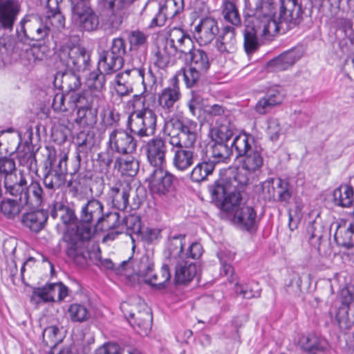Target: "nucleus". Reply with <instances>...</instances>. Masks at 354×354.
<instances>
[{"label":"nucleus","mask_w":354,"mask_h":354,"mask_svg":"<svg viewBox=\"0 0 354 354\" xmlns=\"http://www.w3.org/2000/svg\"><path fill=\"white\" fill-rule=\"evenodd\" d=\"M245 174L235 171L226 177L219 178L208 189L212 199L223 210L233 212V222L248 232L257 229V212L252 206L241 205V192L248 185Z\"/></svg>","instance_id":"f257e3e1"},{"label":"nucleus","mask_w":354,"mask_h":354,"mask_svg":"<svg viewBox=\"0 0 354 354\" xmlns=\"http://www.w3.org/2000/svg\"><path fill=\"white\" fill-rule=\"evenodd\" d=\"M104 205L97 199H90L84 203L79 214L76 227L68 228L64 235L66 243V254L78 266L86 263L90 252L88 241L91 238L92 230L96 229Z\"/></svg>","instance_id":"f03ea898"},{"label":"nucleus","mask_w":354,"mask_h":354,"mask_svg":"<svg viewBox=\"0 0 354 354\" xmlns=\"http://www.w3.org/2000/svg\"><path fill=\"white\" fill-rule=\"evenodd\" d=\"M165 131L172 146V165L179 171H187L197 160V153L191 148L198 137V124L192 120L171 118L165 122Z\"/></svg>","instance_id":"7ed1b4c3"},{"label":"nucleus","mask_w":354,"mask_h":354,"mask_svg":"<svg viewBox=\"0 0 354 354\" xmlns=\"http://www.w3.org/2000/svg\"><path fill=\"white\" fill-rule=\"evenodd\" d=\"M5 194L12 196L3 199L0 203V211L8 218L12 219L19 215L25 208H35L44 200L43 188L37 180L30 183L17 185L16 180H7Z\"/></svg>","instance_id":"20e7f679"},{"label":"nucleus","mask_w":354,"mask_h":354,"mask_svg":"<svg viewBox=\"0 0 354 354\" xmlns=\"http://www.w3.org/2000/svg\"><path fill=\"white\" fill-rule=\"evenodd\" d=\"M232 147L234 149L236 158H243L241 160V169H233L223 177H226L235 171L247 173L254 172L262 167L263 158L261 153V148L254 145V137L246 133H239L233 138ZM248 178V176H247Z\"/></svg>","instance_id":"39448f33"},{"label":"nucleus","mask_w":354,"mask_h":354,"mask_svg":"<svg viewBox=\"0 0 354 354\" xmlns=\"http://www.w3.org/2000/svg\"><path fill=\"white\" fill-rule=\"evenodd\" d=\"M304 10L300 0H279L276 21L268 24L274 35L298 27L304 21Z\"/></svg>","instance_id":"423d86ee"},{"label":"nucleus","mask_w":354,"mask_h":354,"mask_svg":"<svg viewBox=\"0 0 354 354\" xmlns=\"http://www.w3.org/2000/svg\"><path fill=\"white\" fill-rule=\"evenodd\" d=\"M59 62L68 71L86 73L91 71V54L85 47L71 40L57 46Z\"/></svg>","instance_id":"0eeeda50"},{"label":"nucleus","mask_w":354,"mask_h":354,"mask_svg":"<svg viewBox=\"0 0 354 354\" xmlns=\"http://www.w3.org/2000/svg\"><path fill=\"white\" fill-rule=\"evenodd\" d=\"M120 309L129 323L137 327V333L147 335L152 327V315L144 302L138 297L130 298L120 304Z\"/></svg>","instance_id":"6e6552de"},{"label":"nucleus","mask_w":354,"mask_h":354,"mask_svg":"<svg viewBox=\"0 0 354 354\" xmlns=\"http://www.w3.org/2000/svg\"><path fill=\"white\" fill-rule=\"evenodd\" d=\"M50 32V28L44 19L37 15L26 16L17 28V48L20 44L44 42Z\"/></svg>","instance_id":"1a4fd4ad"},{"label":"nucleus","mask_w":354,"mask_h":354,"mask_svg":"<svg viewBox=\"0 0 354 354\" xmlns=\"http://www.w3.org/2000/svg\"><path fill=\"white\" fill-rule=\"evenodd\" d=\"M157 115L148 107L134 110L128 117L127 129L139 138L151 137L156 133Z\"/></svg>","instance_id":"9d476101"},{"label":"nucleus","mask_w":354,"mask_h":354,"mask_svg":"<svg viewBox=\"0 0 354 354\" xmlns=\"http://www.w3.org/2000/svg\"><path fill=\"white\" fill-rule=\"evenodd\" d=\"M71 11L73 20L83 30L92 32L97 29L99 18L91 8L88 0H65Z\"/></svg>","instance_id":"9b49d317"},{"label":"nucleus","mask_w":354,"mask_h":354,"mask_svg":"<svg viewBox=\"0 0 354 354\" xmlns=\"http://www.w3.org/2000/svg\"><path fill=\"white\" fill-rule=\"evenodd\" d=\"M66 154H59L58 156L51 153L48 155L49 165L46 167V173L43 178L45 187L55 190L64 185L67 174Z\"/></svg>","instance_id":"f8f14e48"},{"label":"nucleus","mask_w":354,"mask_h":354,"mask_svg":"<svg viewBox=\"0 0 354 354\" xmlns=\"http://www.w3.org/2000/svg\"><path fill=\"white\" fill-rule=\"evenodd\" d=\"M171 270L175 272L174 281L176 284H187L196 276L198 266L196 263L183 259L170 263H163L162 266V279L154 281L155 284L161 285L168 283L171 279Z\"/></svg>","instance_id":"ddd939ff"},{"label":"nucleus","mask_w":354,"mask_h":354,"mask_svg":"<svg viewBox=\"0 0 354 354\" xmlns=\"http://www.w3.org/2000/svg\"><path fill=\"white\" fill-rule=\"evenodd\" d=\"M278 12V3L274 0H258L256 8V17L253 21L259 24V28H262V35L272 36L268 24L276 21Z\"/></svg>","instance_id":"4468645a"},{"label":"nucleus","mask_w":354,"mask_h":354,"mask_svg":"<svg viewBox=\"0 0 354 354\" xmlns=\"http://www.w3.org/2000/svg\"><path fill=\"white\" fill-rule=\"evenodd\" d=\"M109 146L118 153L129 154L136 151L137 141L131 132L123 129H116L109 134Z\"/></svg>","instance_id":"2eb2a0df"},{"label":"nucleus","mask_w":354,"mask_h":354,"mask_svg":"<svg viewBox=\"0 0 354 354\" xmlns=\"http://www.w3.org/2000/svg\"><path fill=\"white\" fill-rule=\"evenodd\" d=\"M165 44L166 48L179 57L183 54L187 55L194 46L191 37L183 29L177 28L170 30Z\"/></svg>","instance_id":"dca6fc26"},{"label":"nucleus","mask_w":354,"mask_h":354,"mask_svg":"<svg viewBox=\"0 0 354 354\" xmlns=\"http://www.w3.org/2000/svg\"><path fill=\"white\" fill-rule=\"evenodd\" d=\"M145 150L150 165L154 168L163 167L167 151V142L163 138L156 137L150 139L146 143Z\"/></svg>","instance_id":"f3484780"},{"label":"nucleus","mask_w":354,"mask_h":354,"mask_svg":"<svg viewBox=\"0 0 354 354\" xmlns=\"http://www.w3.org/2000/svg\"><path fill=\"white\" fill-rule=\"evenodd\" d=\"M285 98L282 88L274 86L267 90L255 105V111L260 115L270 113L275 107L281 105Z\"/></svg>","instance_id":"a211bd4d"},{"label":"nucleus","mask_w":354,"mask_h":354,"mask_svg":"<svg viewBox=\"0 0 354 354\" xmlns=\"http://www.w3.org/2000/svg\"><path fill=\"white\" fill-rule=\"evenodd\" d=\"M104 6L111 10L105 25L111 32L118 30L122 24L124 16V9L129 6L133 0H104Z\"/></svg>","instance_id":"6ab92c4d"},{"label":"nucleus","mask_w":354,"mask_h":354,"mask_svg":"<svg viewBox=\"0 0 354 354\" xmlns=\"http://www.w3.org/2000/svg\"><path fill=\"white\" fill-rule=\"evenodd\" d=\"M149 179V187L153 194L165 195L172 189L174 176L162 167L154 168Z\"/></svg>","instance_id":"aec40b11"},{"label":"nucleus","mask_w":354,"mask_h":354,"mask_svg":"<svg viewBox=\"0 0 354 354\" xmlns=\"http://www.w3.org/2000/svg\"><path fill=\"white\" fill-rule=\"evenodd\" d=\"M144 69H127L118 73L115 78V91L120 96L129 95L133 91V84L138 77H143Z\"/></svg>","instance_id":"412c9836"},{"label":"nucleus","mask_w":354,"mask_h":354,"mask_svg":"<svg viewBox=\"0 0 354 354\" xmlns=\"http://www.w3.org/2000/svg\"><path fill=\"white\" fill-rule=\"evenodd\" d=\"M142 12L149 18L151 17L149 28L163 26L167 19L170 18L169 11L162 0H148L142 9Z\"/></svg>","instance_id":"4be33fe9"},{"label":"nucleus","mask_w":354,"mask_h":354,"mask_svg":"<svg viewBox=\"0 0 354 354\" xmlns=\"http://www.w3.org/2000/svg\"><path fill=\"white\" fill-rule=\"evenodd\" d=\"M131 190V187L128 185H124L121 183H116L113 186L109 192L110 197L112 199L113 207L118 210H126L129 206L131 209H138L140 205V201H134L132 203H129V192Z\"/></svg>","instance_id":"5701e85b"},{"label":"nucleus","mask_w":354,"mask_h":354,"mask_svg":"<svg viewBox=\"0 0 354 354\" xmlns=\"http://www.w3.org/2000/svg\"><path fill=\"white\" fill-rule=\"evenodd\" d=\"M304 52L301 47L288 50L268 63V68L274 72L285 71L293 66L302 56Z\"/></svg>","instance_id":"b1692460"},{"label":"nucleus","mask_w":354,"mask_h":354,"mask_svg":"<svg viewBox=\"0 0 354 354\" xmlns=\"http://www.w3.org/2000/svg\"><path fill=\"white\" fill-rule=\"evenodd\" d=\"M41 205L35 208H25L26 212L21 216L22 224L35 232H38L44 227L48 218L47 212L40 209Z\"/></svg>","instance_id":"393cba45"},{"label":"nucleus","mask_w":354,"mask_h":354,"mask_svg":"<svg viewBox=\"0 0 354 354\" xmlns=\"http://www.w3.org/2000/svg\"><path fill=\"white\" fill-rule=\"evenodd\" d=\"M178 81L177 77H171L170 79L171 85L163 88L158 93V104L163 110L168 112H171L174 109V104L181 97Z\"/></svg>","instance_id":"a878e982"},{"label":"nucleus","mask_w":354,"mask_h":354,"mask_svg":"<svg viewBox=\"0 0 354 354\" xmlns=\"http://www.w3.org/2000/svg\"><path fill=\"white\" fill-rule=\"evenodd\" d=\"M19 11L18 0H0V26L12 30Z\"/></svg>","instance_id":"bb28decb"},{"label":"nucleus","mask_w":354,"mask_h":354,"mask_svg":"<svg viewBox=\"0 0 354 354\" xmlns=\"http://www.w3.org/2000/svg\"><path fill=\"white\" fill-rule=\"evenodd\" d=\"M65 0H48L47 7L49 13L44 19L48 26L61 30L65 27V17L62 10L68 9V6L64 3Z\"/></svg>","instance_id":"cd10ccee"},{"label":"nucleus","mask_w":354,"mask_h":354,"mask_svg":"<svg viewBox=\"0 0 354 354\" xmlns=\"http://www.w3.org/2000/svg\"><path fill=\"white\" fill-rule=\"evenodd\" d=\"M218 32V23L212 17L201 19L200 24L195 27V35L201 46L211 43Z\"/></svg>","instance_id":"c85d7f7f"},{"label":"nucleus","mask_w":354,"mask_h":354,"mask_svg":"<svg viewBox=\"0 0 354 354\" xmlns=\"http://www.w3.org/2000/svg\"><path fill=\"white\" fill-rule=\"evenodd\" d=\"M234 151V149L229 144H224L216 141L209 144L206 150H202V154L208 158L216 166L220 162H225Z\"/></svg>","instance_id":"c756f323"},{"label":"nucleus","mask_w":354,"mask_h":354,"mask_svg":"<svg viewBox=\"0 0 354 354\" xmlns=\"http://www.w3.org/2000/svg\"><path fill=\"white\" fill-rule=\"evenodd\" d=\"M335 227L334 239L337 245L346 248L354 246V223L340 220L333 223L331 227Z\"/></svg>","instance_id":"7c9ffc66"},{"label":"nucleus","mask_w":354,"mask_h":354,"mask_svg":"<svg viewBox=\"0 0 354 354\" xmlns=\"http://www.w3.org/2000/svg\"><path fill=\"white\" fill-rule=\"evenodd\" d=\"M299 344L301 350L308 354L324 353L330 349L326 339L313 333L302 336Z\"/></svg>","instance_id":"2f4dec72"},{"label":"nucleus","mask_w":354,"mask_h":354,"mask_svg":"<svg viewBox=\"0 0 354 354\" xmlns=\"http://www.w3.org/2000/svg\"><path fill=\"white\" fill-rule=\"evenodd\" d=\"M50 216L53 218L59 217L62 223L66 226L76 225L79 222V217L75 214L73 205H65L62 202H56L50 211Z\"/></svg>","instance_id":"473e14b6"},{"label":"nucleus","mask_w":354,"mask_h":354,"mask_svg":"<svg viewBox=\"0 0 354 354\" xmlns=\"http://www.w3.org/2000/svg\"><path fill=\"white\" fill-rule=\"evenodd\" d=\"M15 171V156L0 159V178H3V187L9 180L13 182L16 180L17 185L28 183L26 178L22 174L17 176Z\"/></svg>","instance_id":"72a5a7b5"},{"label":"nucleus","mask_w":354,"mask_h":354,"mask_svg":"<svg viewBox=\"0 0 354 354\" xmlns=\"http://www.w3.org/2000/svg\"><path fill=\"white\" fill-rule=\"evenodd\" d=\"M216 166L208 158L203 154L199 160L192 168L189 173V178L193 183H201L207 180V177L212 175Z\"/></svg>","instance_id":"f704fd0d"},{"label":"nucleus","mask_w":354,"mask_h":354,"mask_svg":"<svg viewBox=\"0 0 354 354\" xmlns=\"http://www.w3.org/2000/svg\"><path fill=\"white\" fill-rule=\"evenodd\" d=\"M239 27L227 25L223 28L217 44V48L220 52L230 53L235 50L236 30Z\"/></svg>","instance_id":"c9c22d12"},{"label":"nucleus","mask_w":354,"mask_h":354,"mask_svg":"<svg viewBox=\"0 0 354 354\" xmlns=\"http://www.w3.org/2000/svg\"><path fill=\"white\" fill-rule=\"evenodd\" d=\"M22 44L24 46L21 48L22 53H21V57L25 66L32 68L44 59L45 55L44 52L41 51V48L42 47L41 44L38 45L35 43Z\"/></svg>","instance_id":"e433bc0d"},{"label":"nucleus","mask_w":354,"mask_h":354,"mask_svg":"<svg viewBox=\"0 0 354 354\" xmlns=\"http://www.w3.org/2000/svg\"><path fill=\"white\" fill-rule=\"evenodd\" d=\"M185 239V234L174 235L169 239L167 247L164 252L166 258L165 263H170L178 261V259H183L180 254L183 251Z\"/></svg>","instance_id":"4c0bfd02"},{"label":"nucleus","mask_w":354,"mask_h":354,"mask_svg":"<svg viewBox=\"0 0 354 354\" xmlns=\"http://www.w3.org/2000/svg\"><path fill=\"white\" fill-rule=\"evenodd\" d=\"M262 32V28H259V24L255 21H248L243 29V46L244 49L248 55L255 52L259 44L257 39V33Z\"/></svg>","instance_id":"58836bf2"},{"label":"nucleus","mask_w":354,"mask_h":354,"mask_svg":"<svg viewBox=\"0 0 354 354\" xmlns=\"http://www.w3.org/2000/svg\"><path fill=\"white\" fill-rule=\"evenodd\" d=\"M306 232L308 235L310 244L317 250H319L322 239L324 235L327 234V230L319 216L313 221L308 223Z\"/></svg>","instance_id":"ea45409f"},{"label":"nucleus","mask_w":354,"mask_h":354,"mask_svg":"<svg viewBox=\"0 0 354 354\" xmlns=\"http://www.w3.org/2000/svg\"><path fill=\"white\" fill-rule=\"evenodd\" d=\"M122 155L116 157L114 168L123 176H134L139 169L138 160L131 153Z\"/></svg>","instance_id":"a19ab883"},{"label":"nucleus","mask_w":354,"mask_h":354,"mask_svg":"<svg viewBox=\"0 0 354 354\" xmlns=\"http://www.w3.org/2000/svg\"><path fill=\"white\" fill-rule=\"evenodd\" d=\"M124 64V58H120L109 50L100 53L98 59V68L106 74H112L120 70Z\"/></svg>","instance_id":"79ce46f5"},{"label":"nucleus","mask_w":354,"mask_h":354,"mask_svg":"<svg viewBox=\"0 0 354 354\" xmlns=\"http://www.w3.org/2000/svg\"><path fill=\"white\" fill-rule=\"evenodd\" d=\"M187 55V59H189V66L198 71L207 72L210 67V59L207 52L194 46Z\"/></svg>","instance_id":"37998d69"},{"label":"nucleus","mask_w":354,"mask_h":354,"mask_svg":"<svg viewBox=\"0 0 354 354\" xmlns=\"http://www.w3.org/2000/svg\"><path fill=\"white\" fill-rule=\"evenodd\" d=\"M132 261L133 269L134 272L140 277L146 279L153 270L154 263L149 255L147 253L142 254L139 258Z\"/></svg>","instance_id":"c03bdc74"},{"label":"nucleus","mask_w":354,"mask_h":354,"mask_svg":"<svg viewBox=\"0 0 354 354\" xmlns=\"http://www.w3.org/2000/svg\"><path fill=\"white\" fill-rule=\"evenodd\" d=\"M333 196L335 205L349 207L353 203V188L349 185H342L334 190Z\"/></svg>","instance_id":"a18cd8bd"},{"label":"nucleus","mask_w":354,"mask_h":354,"mask_svg":"<svg viewBox=\"0 0 354 354\" xmlns=\"http://www.w3.org/2000/svg\"><path fill=\"white\" fill-rule=\"evenodd\" d=\"M100 220L96 230L104 231L118 228L124 221V220H120L118 212L110 211L104 212V209L101 213Z\"/></svg>","instance_id":"49530a36"},{"label":"nucleus","mask_w":354,"mask_h":354,"mask_svg":"<svg viewBox=\"0 0 354 354\" xmlns=\"http://www.w3.org/2000/svg\"><path fill=\"white\" fill-rule=\"evenodd\" d=\"M205 73L206 72L198 71L189 66L187 69H180L174 77H177L178 80L179 77H183L187 87L190 88L197 85L201 76Z\"/></svg>","instance_id":"de8ad7c7"},{"label":"nucleus","mask_w":354,"mask_h":354,"mask_svg":"<svg viewBox=\"0 0 354 354\" xmlns=\"http://www.w3.org/2000/svg\"><path fill=\"white\" fill-rule=\"evenodd\" d=\"M234 290L237 295L247 299L259 297L261 295V288L259 283L256 281L248 283L236 282Z\"/></svg>","instance_id":"09e8293b"},{"label":"nucleus","mask_w":354,"mask_h":354,"mask_svg":"<svg viewBox=\"0 0 354 354\" xmlns=\"http://www.w3.org/2000/svg\"><path fill=\"white\" fill-rule=\"evenodd\" d=\"M97 109L80 106L77 111L75 122L82 126H91L97 122Z\"/></svg>","instance_id":"8fccbe9b"},{"label":"nucleus","mask_w":354,"mask_h":354,"mask_svg":"<svg viewBox=\"0 0 354 354\" xmlns=\"http://www.w3.org/2000/svg\"><path fill=\"white\" fill-rule=\"evenodd\" d=\"M222 14L225 20L231 24V26H241V19L236 5L228 0L223 3Z\"/></svg>","instance_id":"3c124183"},{"label":"nucleus","mask_w":354,"mask_h":354,"mask_svg":"<svg viewBox=\"0 0 354 354\" xmlns=\"http://www.w3.org/2000/svg\"><path fill=\"white\" fill-rule=\"evenodd\" d=\"M339 326L343 330H349L354 326V308L348 306L339 307L336 314Z\"/></svg>","instance_id":"603ef678"},{"label":"nucleus","mask_w":354,"mask_h":354,"mask_svg":"<svg viewBox=\"0 0 354 354\" xmlns=\"http://www.w3.org/2000/svg\"><path fill=\"white\" fill-rule=\"evenodd\" d=\"M277 196L275 201L288 203L292 196V189L287 179L277 178Z\"/></svg>","instance_id":"864d4df0"},{"label":"nucleus","mask_w":354,"mask_h":354,"mask_svg":"<svg viewBox=\"0 0 354 354\" xmlns=\"http://www.w3.org/2000/svg\"><path fill=\"white\" fill-rule=\"evenodd\" d=\"M75 72V71H69L61 75V87L66 91H75L81 85L80 78Z\"/></svg>","instance_id":"5fc2aeb1"},{"label":"nucleus","mask_w":354,"mask_h":354,"mask_svg":"<svg viewBox=\"0 0 354 354\" xmlns=\"http://www.w3.org/2000/svg\"><path fill=\"white\" fill-rule=\"evenodd\" d=\"M68 313L73 322H82L90 317V313L86 306L79 304H71Z\"/></svg>","instance_id":"6e6d98bb"},{"label":"nucleus","mask_w":354,"mask_h":354,"mask_svg":"<svg viewBox=\"0 0 354 354\" xmlns=\"http://www.w3.org/2000/svg\"><path fill=\"white\" fill-rule=\"evenodd\" d=\"M234 136V132L229 125L222 124L212 131V141L224 144L228 142Z\"/></svg>","instance_id":"4d7b16f0"},{"label":"nucleus","mask_w":354,"mask_h":354,"mask_svg":"<svg viewBox=\"0 0 354 354\" xmlns=\"http://www.w3.org/2000/svg\"><path fill=\"white\" fill-rule=\"evenodd\" d=\"M52 302L63 300L68 295V288L62 283L47 284Z\"/></svg>","instance_id":"13d9d810"},{"label":"nucleus","mask_w":354,"mask_h":354,"mask_svg":"<svg viewBox=\"0 0 354 354\" xmlns=\"http://www.w3.org/2000/svg\"><path fill=\"white\" fill-rule=\"evenodd\" d=\"M175 56L173 53H171L169 48H166V44L162 50L158 49L155 55L154 65L160 69H164L167 67L170 57Z\"/></svg>","instance_id":"bf43d9fd"},{"label":"nucleus","mask_w":354,"mask_h":354,"mask_svg":"<svg viewBox=\"0 0 354 354\" xmlns=\"http://www.w3.org/2000/svg\"><path fill=\"white\" fill-rule=\"evenodd\" d=\"M101 116L102 122L106 128L118 126L120 120V115L115 109H104Z\"/></svg>","instance_id":"052dcab7"},{"label":"nucleus","mask_w":354,"mask_h":354,"mask_svg":"<svg viewBox=\"0 0 354 354\" xmlns=\"http://www.w3.org/2000/svg\"><path fill=\"white\" fill-rule=\"evenodd\" d=\"M59 333L60 330L59 327L55 325L50 326L46 328L43 331L44 342H45L46 344L50 343L53 346H55L57 342H58L60 339V337H58Z\"/></svg>","instance_id":"680f3d73"},{"label":"nucleus","mask_w":354,"mask_h":354,"mask_svg":"<svg viewBox=\"0 0 354 354\" xmlns=\"http://www.w3.org/2000/svg\"><path fill=\"white\" fill-rule=\"evenodd\" d=\"M128 40L132 48H139L147 43V35L139 30H132L128 35Z\"/></svg>","instance_id":"e2e57ef3"},{"label":"nucleus","mask_w":354,"mask_h":354,"mask_svg":"<svg viewBox=\"0 0 354 354\" xmlns=\"http://www.w3.org/2000/svg\"><path fill=\"white\" fill-rule=\"evenodd\" d=\"M31 301L35 304H38L40 301L45 303L52 302V297L49 294L47 284L44 287L33 290Z\"/></svg>","instance_id":"0e129e2a"},{"label":"nucleus","mask_w":354,"mask_h":354,"mask_svg":"<svg viewBox=\"0 0 354 354\" xmlns=\"http://www.w3.org/2000/svg\"><path fill=\"white\" fill-rule=\"evenodd\" d=\"M109 51L120 58H124L127 53V46L124 39L122 37L114 38Z\"/></svg>","instance_id":"69168bd1"},{"label":"nucleus","mask_w":354,"mask_h":354,"mask_svg":"<svg viewBox=\"0 0 354 354\" xmlns=\"http://www.w3.org/2000/svg\"><path fill=\"white\" fill-rule=\"evenodd\" d=\"M277 178H270L265 180L261 185L262 192L265 197L269 200L275 201L277 196L276 192Z\"/></svg>","instance_id":"338daca9"},{"label":"nucleus","mask_w":354,"mask_h":354,"mask_svg":"<svg viewBox=\"0 0 354 354\" xmlns=\"http://www.w3.org/2000/svg\"><path fill=\"white\" fill-rule=\"evenodd\" d=\"M267 131L271 140H277L281 134V128L279 120L274 118H270L268 120Z\"/></svg>","instance_id":"774afa93"}]
</instances>
